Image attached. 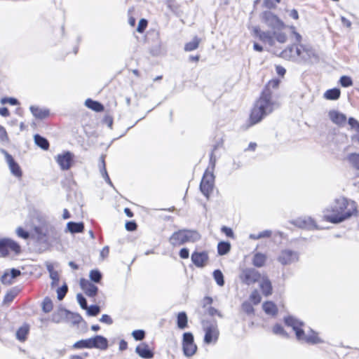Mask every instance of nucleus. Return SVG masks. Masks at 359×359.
<instances>
[{
    "mask_svg": "<svg viewBox=\"0 0 359 359\" xmlns=\"http://www.w3.org/2000/svg\"><path fill=\"white\" fill-rule=\"evenodd\" d=\"M276 70L277 74L282 77H283L286 73L285 69L280 65H276Z\"/></svg>",
    "mask_w": 359,
    "mask_h": 359,
    "instance_id": "obj_58",
    "label": "nucleus"
},
{
    "mask_svg": "<svg viewBox=\"0 0 359 359\" xmlns=\"http://www.w3.org/2000/svg\"><path fill=\"white\" fill-rule=\"evenodd\" d=\"M252 32L253 35L262 42L268 43L270 46L274 45V39L269 32H262L259 27H254Z\"/></svg>",
    "mask_w": 359,
    "mask_h": 359,
    "instance_id": "obj_17",
    "label": "nucleus"
},
{
    "mask_svg": "<svg viewBox=\"0 0 359 359\" xmlns=\"http://www.w3.org/2000/svg\"><path fill=\"white\" fill-rule=\"evenodd\" d=\"M128 348V343L124 339H121L119 342V350L125 351Z\"/></svg>",
    "mask_w": 359,
    "mask_h": 359,
    "instance_id": "obj_59",
    "label": "nucleus"
},
{
    "mask_svg": "<svg viewBox=\"0 0 359 359\" xmlns=\"http://www.w3.org/2000/svg\"><path fill=\"white\" fill-rule=\"evenodd\" d=\"M53 309V304L49 297H46L42 303V309L45 313H49Z\"/></svg>",
    "mask_w": 359,
    "mask_h": 359,
    "instance_id": "obj_38",
    "label": "nucleus"
},
{
    "mask_svg": "<svg viewBox=\"0 0 359 359\" xmlns=\"http://www.w3.org/2000/svg\"><path fill=\"white\" fill-rule=\"evenodd\" d=\"M80 285L87 296L94 297L97 295L98 291L97 287L89 280L83 278L81 279Z\"/></svg>",
    "mask_w": 359,
    "mask_h": 359,
    "instance_id": "obj_18",
    "label": "nucleus"
},
{
    "mask_svg": "<svg viewBox=\"0 0 359 359\" xmlns=\"http://www.w3.org/2000/svg\"><path fill=\"white\" fill-rule=\"evenodd\" d=\"M266 262V256L262 253H256L252 259V264L256 267H262Z\"/></svg>",
    "mask_w": 359,
    "mask_h": 359,
    "instance_id": "obj_30",
    "label": "nucleus"
},
{
    "mask_svg": "<svg viewBox=\"0 0 359 359\" xmlns=\"http://www.w3.org/2000/svg\"><path fill=\"white\" fill-rule=\"evenodd\" d=\"M294 37L293 44L284 49L280 54V56L285 60H294L295 58H301L306 60L311 56V50L306 46L302 44V36L296 32H291Z\"/></svg>",
    "mask_w": 359,
    "mask_h": 359,
    "instance_id": "obj_3",
    "label": "nucleus"
},
{
    "mask_svg": "<svg viewBox=\"0 0 359 359\" xmlns=\"http://www.w3.org/2000/svg\"><path fill=\"white\" fill-rule=\"evenodd\" d=\"M0 151L5 156L6 163H8L11 173L16 177L21 178L22 176V171L19 164L7 151L3 149Z\"/></svg>",
    "mask_w": 359,
    "mask_h": 359,
    "instance_id": "obj_13",
    "label": "nucleus"
},
{
    "mask_svg": "<svg viewBox=\"0 0 359 359\" xmlns=\"http://www.w3.org/2000/svg\"><path fill=\"white\" fill-rule=\"evenodd\" d=\"M203 330L205 333L203 342L205 344H215L217 342L219 337V330L216 322L207 323L202 320Z\"/></svg>",
    "mask_w": 359,
    "mask_h": 359,
    "instance_id": "obj_6",
    "label": "nucleus"
},
{
    "mask_svg": "<svg viewBox=\"0 0 359 359\" xmlns=\"http://www.w3.org/2000/svg\"><path fill=\"white\" fill-rule=\"evenodd\" d=\"M249 299L250 301V302H251L254 305L259 304L262 301V297L257 290H255L252 292V293L250 295Z\"/></svg>",
    "mask_w": 359,
    "mask_h": 359,
    "instance_id": "obj_37",
    "label": "nucleus"
},
{
    "mask_svg": "<svg viewBox=\"0 0 359 359\" xmlns=\"http://www.w3.org/2000/svg\"><path fill=\"white\" fill-rule=\"evenodd\" d=\"M348 124L351 126V128H356L357 130H359V122L354 118H349Z\"/></svg>",
    "mask_w": 359,
    "mask_h": 359,
    "instance_id": "obj_55",
    "label": "nucleus"
},
{
    "mask_svg": "<svg viewBox=\"0 0 359 359\" xmlns=\"http://www.w3.org/2000/svg\"><path fill=\"white\" fill-rule=\"evenodd\" d=\"M285 325L288 327H291L295 332L296 337L299 340L309 341V338L306 336L303 330V323L299 321L297 319L292 316H287L284 318Z\"/></svg>",
    "mask_w": 359,
    "mask_h": 359,
    "instance_id": "obj_10",
    "label": "nucleus"
},
{
    "mask_svg": "<svg viewBox=\"0 0 359 359\" xmlns=\"http://www.w3.org/2000/svg\"><path fill=\"white\" fill-rule=\"evenodd\" d=\"M257 147V143H255V142H250V143L248 144V148L246 149V150H247V151H255V149H256Z\"/></svg>",
    "mask_w": 359,
    "mask_h": 359,
    "instance_id": "obj_62",
    "label": "nucleus"
},
{
    "mask_svg": "<svg viewBox=\"0 0 359 359\" xmlns=\"http://www.w3.org/2000/svg\"><path fill=\"white\" fill-rule=\"evenodd\" d=\"M262 276L252 268H247L242 270L240 274L241 280L246 285H252L260 280Z\"/></svg>",
    "mask_w": 359,
    "mask_h": 359,
    "instance_id": "obj_12",
    "label": "nucleus"
},
{
    "mask_svg": "<svg viewBox=\"0 0 359 359\" xmlns=\"http://www.w3.org/2000/svg\"><path fill=\"white\" fill-rule=\"evenodd\" d=\"M0 115L4 117H7L10 115L9 110L6 107L0 108Z\"/></svg>",
    "mask_w": 359,
    "mask_h": 359,
    "instance_id": "obj_61",
    "label": "nucleus"
},
{
    "mask_svg": "<svg viewBox=\"0 0 359 359\" xmlns=\"http://www.w3.org/2000/svg\"><path fill=\"white\" fill-rule=\"evenodd\" d=\"M68 292V287L67 285V284H64L63 285H62L60 287H59L57 290V297L58 299V300L61 301L64 299V297H65L66 294Z\"/></svg>",
    "mask_w": 359,
    "mask_h": 359,
    "instance_id": "obj_42",
    "label": "nucleus"
},
{
    "mask_svg": "<svg viewBox=\"0 0 359 359\" xmlns=\"http://www.w3.org/2000/svg\"><path fill=\"white\" fill-rule=\"evenodd\" d=\"M29 332V326L24 325L18 328L16 332V337L21 341H25L27 339V335Z\"/></svg>",
    "mask_w": 359,
    "mask_h": 359,
    "instance_id": "obj_28",
    "label": "nucleus"
},
{
    "mask_svg": "<svg viewBox=\"0 0 359 359\" xmlns=\"http://www.w3.org/2000/svg\"><path fill=\"white\" fill-rule=\"evenodd\" d=\"M9 142L10 138L6 128L0 125V142L8 143Z\"/></svg>",
    "mask_w": 359,
    "mask_h": 359,
    "instance_id": "obj_40",
    "label": "nucleus"
},
{
    "mask_svg": "<svg viewBox=\"0 0 359 359\" xmlns=\"http://www.w3.org/2000/svg\"><path fill=\"white\" fill-rule=\"evenodd\" d=\"M329 116L332 121L337 125H344L346 121V116L337 111H330L329 112Z\"/></svg>",
    "mask_w": 359,
    "mask_h": 359,
    "instance_id": "obj_23",
    "label": "nucleus"
},
{
    "mask_svg": "<svg viewBox=\"0 0 359 359\" xmlns=\"http://www.w3.org/2000/svg\"><path fill=\"white\" fill-rule=\"evenodd\" d=\"M136 353L144 359H151L154 357V353L146 343H141L135 348Z\"/></svg>",
    "mask_w": 359,
    "mask_h": 359,
    "instance_id": "obj_19",
    "label": "nucleus"
},
{
    "mask_svg": "<svg viewBox=\"0 0 359 359\" xmlns=\"http://www.w3.org/2000/svg\"><path fill=\"white\" fill-rule=\"evenodd\" d=\"M280 83L278 79H272L266 83L250 110L248 123L244 126L245 129L260 123L273 111L276 103L273 100V90L278 88Z\"/></svg>",
    "mask_w": 359,
    "mask_h": 359,
    "instance_id": "obj_1",
    "label": "nucleus"
},
{
    "mask_svg": "<svg viewBox=\"0 0 359 359\" xmlns=\"http://www.w3.org/2000/svg\"><path fill=\"white\" fill-rule=\"evenodd\" d=\"M179 255L182 259H188L189 257V251L187 248H184L180 250Z\"/></svg>",
    "mask_w": 359,
    "mask_h": 359,
    "instance_id": "obj_54",
    "label": "nucleus"
},
{
    "mask_svg": "<svg viewBox=\"0 0 359 359\" xmlns=\"http://www.w3.org/2000/svg\"><path fill=\"white\" fill-rule=\"evenodd\" d=\"M278 260L283 265L290 264L298 260V255L292 250H283L280 252Z\"/></svg>",
    "mask_w": 359,
    "mask_h": 359,
    "instance_id": "obj_16",
    "label": "nucleus"
},
{
    "mask_svg": "<svg viewBox=\"0 0 359 359\" xmlns=\"http://www.w3.org/2000/svg\"><path fill=\"white\" fill-rule=\"evenodd\" d=\"M341 91L339 88H334L329 89L324 93V97L329 100H337L339 98Z\"/></svg>",
    "mask_w": 359,
    "mask_h": 359,
    "instance_id": "obj_29",
    "label": "nucleus"
},
{
    "mask_svg": "<svg viewBox=\"0 0 359 359\" xmlns=\"http://www.w3.org/2000/svg\"><path fill=\"white\" fill-rule=\"evenodd\" d=\"M86 310L88 311V313L90 316H97L100 311V307L97 305H92L89 307L88 306V309Z\"/></svg>",
    "mask_w": 359,
    "mask_h": 359,
    "instance_id": "obj_49",
    "label": "nucleus"
},
{
    "mask_svg": "<svg viewBox=\"0 0 359 359\" xmlns=\"http://www.w3.org/2000/svg\"><path fill=\"white\" fill-rule=\"evenodd\" d=\"M90 278L92 281L100 283L102 279V274L98 270H92L90 272Z\"/></svg>",
    "mask_w": 359,
    "mask_h": 359,
    "instance_id": "obj_43",
    "label": "nucleus"
},
{
    "mask_svg": "<svg viewBox=\"0 0 359 359\" xmlns=\"http://www.w3.org/2000/svg\"><path fill=\"white\" fill-rule=\"evenodd\" d=\"M48 270L50 273V277L52 280L51 286L55 287L59 284L60 275L57 271H55L53 266H48Z\"/></svg>",
    "mask_w": 359,
    "mask_h": 359,
    "instance_id": "obj_33",
    "label": "nucleus"
},
{
    "mask_svg": "<svg viewBox=\"0 0 359 359\" xmlns=\"http://www.w3.org/2000/svg\"><path fill=\"white\" fill-rule=\"evenodd\" d=\"M273 332L275 334H280V335H284L285 334V332L283 326L280 324H276L273 327Z\"/></svg>",
    "mask_w": 359,
    "mask_h": 359,
    "instance_id": "obj_50",
    "label": "nucleus"
},
{
    "mask_svg": "<svg viewBox=\"0 0 359 359\" xmlns=\"http://www.w3.org/2000/svg\"><path fill=\"white\" fill-rule=\"evenodd\" d=\"M241 309L247 314H254L255 313L252 303L248 301H245L242 304Z\"/></svg>",
    "mask_w": 359,
    "mask_h": 359,
    "instance_id": "obj_39",
    "label": "nucleus"
},
{
    "mask_svg": "<svg viewBox=\"0 0 359 359\" xmlns=\"http://www.w3.org/2000/svg\"><path fill=\"white\" fill-rule=\"evenodd\" d=\"M221 231L223 233H224L225 236L226 237H228V238H235L234 233H233V230L230 227H228V226H223L221 228Z\"/></svg>",
    "mask_w": 359,
    "mask_h": 359,
    "instance_id": "obj_48",
    "label": "nucleus"
},
{
    "mask_svg": "<svg viewBox=\"0 0 359 359\" xmlns=\"http://www.w3.org/2000/svg\"><path fill=\"white\" fill-rule=\"evenodd\" d=\"M231 250V244L229 242L221 241L217 245V252L219 255L227 254Z\"/></svg>",
    "mask_w": 359,
    "mask_h": 359,
    "instance_id": "obj_35",
    "label": "nucleus"
},
{
    "mask_svg": "<svg viewBox=\"0 0 359 359\" xmlns=\"http://www.w3.org/2000/svg\"><path fill=\"white\" fill-rule=\"evenodd\" d=\"M100 321L102 323H107L108 325H110L113 323V320L111 318V317L107 314H104L102 316V317L100 318Z\"/></svg>",
    "mask_w": 359,
    "mask_h": 359,
    "instance_id": "obj_56",
    "label": "nucleus"
},
{
    "mask_svg": "<svg viewBox=\"0 0 359 359\" xmlns=\"http://www.w3.org/2000/svg\"><path fill=\"white\" fill-rule=\"evenodd\" d=\"M55 161L62 170H68L74 163V155L69 151H63L55 156Z\"/></svg>",
    "mask_w": 359,
    "mask_h": 359,
    "instance_id": "obj_11",
    "label": "nucleus"
},
{
    "mask_svg": "<svg viewBox=\"0 0 359 359\" xmlns=\"http://www.w3.org/2000/svg\"><path fill=\"white\" fill-rule=\"evenodd\" d=\"M85 104L88 108L96 112H101L103 111L104 109V107L102 104L97 101L93 100L91 99L86 100Z\"/></svg>",
    "mask_w": 359,
    "mask_h": 359,
    "instance_id": "obj_26",
    "label": "nucleus"
},
{
    "mask_svg": "<svg viewBox=\"0 0 359 359\" xmlns=\"http://www.w3.org/2000/svg\"><path fill=\"white\" fill-rule=\"evenodd\" d=\"M34 142H35V144L39 146V147H41V149H43V150H48V148H49V142L48 141L41 137V135L36 134L34 135Z\"/></svg>",
    "mask_w": 359,
    "mask_h": 359,
    "instance_id": "obj_32",
    "label": "nucleus"
},
{
    "mask_svg": "<svg viewBox=\"0 0 359 359\" xmlns=\"http://www.w3.org/2000/svg\"><path fill=\"white\" fill-rule=\"evenodd\" d=\"M215 176L213 172L206 169L200 183V189L203 195L208 198L214 187Z\"/></svg>",
    "mask_w": 359,
    "mask_h": 359,
    "instance_id": "obj_8",
    "label": "nucleus"
},
{
    "mask_svg": "<svg viewBox=\"0 0 359 359\" xmlns=\"http://www.w3.org/2000/svg\"><path fill=\"white\" fill-rule=\"evenodd\" d=\"M29 109L36 118L41 120L47 118L50 114L49 109L37 106H31Z\"/></svg>",
    "mask_w": 359,
    "mask_h": 359,
    "instance_id": "obj_22",
    "label": "nucleus"
},
{
    "mask_svg": "<svg viewBox=\"0 0 359 359\" xmlns=\"http://www.w3.org/2000/svg\"><path fill=\"white\" fill-rule=\"evenodd\" d=\"M262 309L264 311L270 316H276L278 312V309L276 304L272 301H266L263 303Z\"/></svg>",
    "mask_w": 359,
    "mask_h": 359,
    "instance_id": "obj_24",
    "label": "nucleus"
},
{
    "mask_svg": "<svg viewBox=\"0 0 359 359\" xmlns=\"http://www.w3.org/2000/svg\"><path fill=\"white\" fill-rule=\"evenodd\" d=\"M77 300L83 309L86 310L88 309L87 302L81 294L77 295Z\"/></svg>",
    "mask_w": 359,
    "mask_h": 359,
    "instance_id": "obj_52",
    "label": "nucleus"
},
{
    "mask_svg": "<svg viewBox=\"0 0 359 359\" xmlns=\"http://www.w3.org/2000/svg\"><path fill=\"white\" fill-rule=\"evenodd\" d=\"M2 102L8 103L11 105H16L17 104H18V100L15 98L13 97L4 98L3 99Z\"/></svg>",
    "mask_w": 359,
    "mask_h": 359,
    "instance_id": "obj_57",
    "label": "nucleus"
},
{
    "mask_svg": "<svg viewBox=\"0 0 359 359\" xmlns=\"http://www.w3.org/2000/svg\"><path fill=\"white\" fill-rule=\"evenodd\" d=\"M357 212V205L353 201L341 197L335 199L324 215L327 221L332 223H340Z\"/></svg>",
    "mask_w": 359,
    "mask_h": 359,
    "instance_id": "obj_2",
    "label": "nucleus"
},
{
    "mask_svg": "<svg viewBox=\"0 0 359 359\" xmlns=\"http://www.w3.org/2000/svg\"><path fill=\"white\" fill-rule=\"evenodd\" d=\"M132 336L136 341H142L145 337V332L143 330H135L132 332Z\"/></svg>",
    "mask_w": 359,
    "mask_h": 359,
    "instance_id": "obj_44",
    "label": "nucleus"
},
{
    "mask_svg": "<svg viewBox=\"0 0 359 359\" xmlns=\"http://www.w3.org/2000/svg\"><path fill=\"white\" fill-rule=\"evenodd\" d=\"M348 161H349L351 165L354 168L359 170V154H356V153L351 154L348 156Z\"/></svg>",
    "mask_w": 359,
    "mask_h": 359,
    "instance_id": "obj_36",
    "label": "nucleus"
},
{
    "mask_svg": "<svg viewBox=\"0 0 359 359\" xmlns=\"http://www.w3.org/2000/svg\"><path fill=\"white\" fill-rule=\"evenodd\" d=\"M291 32L294 30H289L285 27H277L273 31L272 36L274 39V45L276 42L279 43H285L287 41L289 36H294Z\"/></svg>",
    "mask_w": 359,
    "mask_h": 359,
    "instance_id": "obj_14",
    "label": "nucleus"
},
{
    "mask_svg": "<svg viewBox=\"0 0 359 359\" xmlns=\"http://www.w3.org/2000/svg\"><path fill=\"white\" fill-rule=\"evenodd\" d=\"M199 238L200 235L196 231L184 229L172 233L168 241L173 248H177L187 243H194Z\"/></svg>",
    "mask_w": 359,
    "mask_h": 359,
    "instance_id": "obj_4",
    "label": "nucleus"
},
{
    "mask_svg": "<svg viewBox=\"0 0 359 359\" xmlns=\"http://www.w3.org/2000/svg\"><path fill=\"white\" fill-rule=\"evenodd\" d=\"M109 346L108 340L101 335H96L91 337V348L107 350Z\"/></svg>",
    "mask_w": 359,
    "mask_h": 359,
    "instance_id": "obj_21",
    "label": "nucleus"
},
{
    "mask_svg": "<svg viewBox=\"0 0 359 359\" xmlns=\"http://www.w3.org/2000/svg\"><path fill=\"white\" fill-rule=\"evenodd\" d=\"M212 302L213 299L210 297H205L201 300L200 308L198 309L197 312L200 318L203 320L208 316L211 317L215 316H218L219 317L222 316L221 313L217 309L212 306Z\"/></svg>",
    "mask_w": 359,
    "mask_h": 359,
    "instance_id": "obj_7",
    "label": "nucleus"
},
{
    "mask_svg": "<svg viewBox=\"0 0 359 359\" xmlns=\"http://www.w3.org/2000/svg\"><path fill=\"white\" fill-rule=\"evenodd\" d=\"M126 229L129 231H135L137 228V225L135 221H129L126 223Z\"/></svg>",
    "mask_w": 359,
    "mask_h": 359,
    "instance_id": "obj_53",
    "label": "nucleus"
},
{
    "mask_svg": "<svg viewBox=\"0 0 359 359\" xmlns=\"http://www.w3.org/2000/svg\"><path fill=\"white\" fill-rule=\"evenodd\" d=\"M191 261L194 264L199 268L204 267L209 262V255L208 251H194L191 254Z\"/></svg>",
    "mask_w": 359,
    "mask_h": 359,
    "instance_id": "obj_15",
    "label": "nucleus"
},
{
    "mask_svg": "<svg viewBox=\"0 0 359 359\" xmlns=\"http://www.w3.org/2000/svg\"><path fill=\"white\" fill-rule=\"evenodd\" d=\"M259 288L264 296L269 297L273 293V285L269 277L262 276L260 279Z\"/></svg>",
    "mask_w": 359,
    "mask_h": 359,
    "instance_id": "obj_20",
    "label": "nucleus"
},
{
    "mask_svg": "<svg viewBox=\"0 0 359 359\" xmlns=\"http://www.w3.org/2000/svg\"><path fill=\"white\" fill-rule=\"evenodd\" d=\"M341 22L344 25L346 26L347 27H350L351 26V22L350 20L346 19L345 17L341 18Z\"/></svg>",
    "mask_w": 359,
    "mask_h": 359,
    "instance_id": "obj_63",
    "label": "nucleus"
},
{
    "mask_svg": "<svg viewBox=\"0 0 359 359\" xmlns=\"http://www.w3.org/2000/svg\"><path fill=\"white\" fill-rule=\"evenodd\" d=\"M201 42V39L197 36H195L191 41L187 42L184 44V50L186 52L195 50L199 47Z\"/></svg>",
    "mask_w": 359,
    "mask_h": 359,
    "instance_id": "obj_25",
    "label": "nucleus"
},
{
    "mask_svg": "<svg viewBox=\"0 0 359 359\" xmlns=\"http://www.w3.org/2000/svg\"><path fill=\"white\" fill-rule=\"evenodd\" d=\"M16 294L14 292L10 291L6 294L4 298V304H8L15 298Z\"/></svg>",
    "mask_w": 359,
    "mask_h": 359,
    "instance_id": "obj_47",
    "label": "nucleus"
},
{
    "mask_svg": "<svg viewBox=\"0 0 359 359\" xmlns=\"http://www.w3.org/2000/svg\"><path fill=\"white\" fill-rule=\"evenodd\" d=\"M11 274L12 278H16L20 275V271L18 269H13L11 271Z\"/></svg>",
    "mask_w": 359,
    "mask_h": 359,
    "instance_id": "obj_64",
    "label": "nucleus"
},
{
    "mask_svg": "<svg viewBox=\"0 0 359 359\" xmlns=\"http://www.w3.org/2000/svg\"><path fill=\"white\" fill-rule=\"evenodd\" d=\"M177 325L180 329H184L188 327V318L185 312H180L177 316Z\"/></svg>",
    "mask_w": 359,
    "mask_h": 359,
    "instance_id": "obj_31",
    "label": "nucleus"
},
{
    "mask_svg": "<svg viewBox=\"0 0 359 359\" xmlns=\"http://www.w3.org/2000/svg\"><path fill=\"white\" fill-rule=\"evenodd\" d=\"M339 82L343 87H349L353 85L351 78L348 76H342L340 78Z\"/></svg>",
    "mask_w": 359,
    "mask_h": 359,
    "instance_id": "obj_46",
    "label": "nucleus"
},
{
    "mask_svg": "<svg viewBox=\"0 0 359 359\" xmlns=\"http://www.w3.org/2000/svg\"><path fill=\"white\" fill-rule=\"evenodd\" d=\"M74 349L91 348V338L81 339L72 345Z\"/></svg>",
    "mask_w": 359,
    "mask_h": 359,
    "instance_id": "obj_34",
    "label": "nucleus"
},
{
    "mask_svg": "<svg viewBox=\"0 0 359 359\" xmlns=\"http://www.w3.org/2000/svg\"><path fill=\"white\" fill-rule=\"evenodd\" d=\"M16 233L18 236L24 239H27L29 237V233L24 230L22 227H19L17 229Z\"/></svg>",
    "mask_w": 359,
    "mask_h": 359,
    "instance_id": "obj_51",
    "label": "nucleus"
},
{
    "mask_svg": "<svg viewBox=\"0 0 359 359\" xmlns=\"http://www.w3.org/2000/svg\"><path fill=\"white\" fill-rule=\"evenodd\" d=\"M214 278L219 286H223L224 284V276L220 270H215L213 272Z\"/></svg>",
    "mask_w": 359,
    "mask_h": 359,
    "instance_id": "obj_41",
    "label": "nucleus"
},
{
    "mask_svg": "<svg viewBox=\"0 0 359 359\" xmlns=\"http://www.w3.org/2000/svg\"><path fill=\"white\" fill-rule=\"evenodd\" d=\"M147 25H148V21L144 18L141 19L139 21V23H138V25L137 27V31L140 34L144 33L145 29L147 27Z\"/></svg>",
    "mask_w": 359,
    "mask_h": 359,
    "instance_id": "obj_45",
    "label": "nucleus"
},
{
    "mask_svg": "<svg viewBox=\"0 0 359 359\" xmlns=\"http://www.w3.org/2000/svg\"><path fill=\"white\" fill-rule=\"evenodd\" d=\"M109 254V247H107V246L104 247L100 252V255L102 257V258H105V257H108Z\"/></svg>",
    "mask_w": 359,
    "mask_h": 359,
    "instance_id": "obj_60",
    "label": "nucleus"
},
{
    "mask_svg": "<svg viewBox=\"0 0 359 359\" xmlns=\"http://www.w3.org/2000/svg\"><path fill=\"white\" fill-rule=\"evenodd\" d=\"M67 229L72 233H81L84 230V224L83 222H69L67 224Z\"/></svg>",
    "mask_w": 359,
    "mask_h": 359,
    "instance_id": "obj_27",
    "label": "nucleus"
},
{
    "mask_svg": "<svg viewBox=\"0 0 359 359\" xmlns=\"http://www.w3.org/2000/svg\"><path fill=\"white\" fill-rule=\"evenodd\" d=\"M182 345L183 353L186 356L191 357L197 351L198 347L194 342V335L191 332L183 334Z\"/></svg>",
    "mask_w": 359,
    "mask_h": 359,
    "instance_id": "obj_9",
    "label": "nucleus"
},
{
    "mask_svg": "<svg viewBox=\"0 0 359 359\" xmlns=\"http://www.w3.org/2000/svg\"><path fill=\"white\" fill-rule=\"evenodd\" d=\"M21 252V246L17 241L10 238H0V257H15Z\"/></svg>",
    "mask_w": 359,
    "mask_h": 359,
    "instance_id": "obj_5",
    "label": "nucleus"
}]
</instances>
